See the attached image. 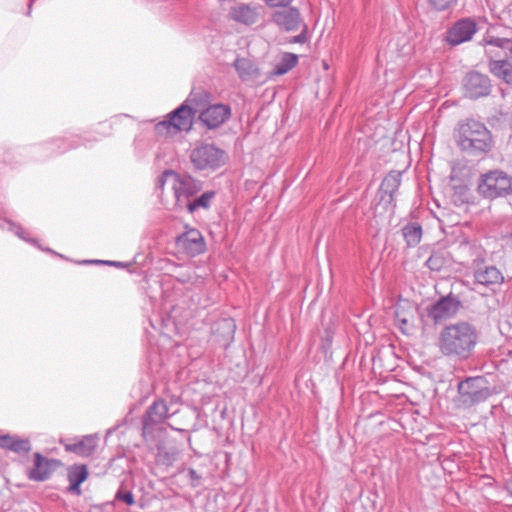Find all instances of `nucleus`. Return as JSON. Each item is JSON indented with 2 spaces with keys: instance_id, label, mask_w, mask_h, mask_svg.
I'll use <instances>...</instances> for the list:
<instances>
[{
  "instance_id": "1",
  "label": "nucleus",
  "mask_w": 512,
  "mask_h": 512,
  "mask_svg": "<svg viewBox=\"0 0 512 512\" xmlns=\"http://www.w3.org/2000/svg\"><path fill=\"white\" fill-rule=\"evenodd\" d=\"M478 341L476 328L468 322H458L444 327L438 338L442 355L455 360L468 359Z\"/></svg>"
},
{
  "instance_id": "2",
  "label": "nucleus",
  "mask_w": 512,
  "mask_h": 512,
  "mask_svg": "<svg viewBox=\"0 0 512 512\" xmlns=\"http://www.w3.org/2000/svg\"><path fill=\"white\" fill-rule=\"evenodd\" d=\"M458 147L472 155L487 153L492 147V136L487 127L474 119L458 123L454 131Z\"/></svg>"
},
{
  "instance_id": "3",
  "label": "nucleus",
  "mask_w": 512,
  "mask_h": 512,
  "mask_svg": "<svg viewBox=\"0 0 512 512\" xmlns=\"http://www.w3.org/2000/svg\"><path fill=\"white\" fill-rule=\"evenodd\" d=\"M458 405L470 408L486 401L492 395L489 381L484 376L467 377L457 385Z\"/></svg>"
},
{
  "instance_id": "4",
  "label": "nucleus",
  "mask_w": 512,
  "mask_h": 512,
  "mask_svg": "<svg viewBox=\"0 0 512 512\" xmlns=\"http://www.w3.org/2000/svg\"><path fill=\"white\" fill-rule=\"evenodd\" d=\"M197 111L182 104L167 115V119L155 125V132L159 136L175 135L182 131H189L193 124V118Z\"/></svg>"
},
{
  "instance_id": "5",
  "label": "nucleus",
  "mask_w": 512,
  "mask_h": 512,
  "mask_svg": "<svg viewBox=\"0 0 512 512\" xmlns=\"http://www.w3.org/2000/svg\"><path fill=\"white\" fill-rule=\"evenodd\" d=\"M190 160L198 170L216 169L225 163V152L212 144H201L191 151Z\"/></svg>"
},
{
  "instance_id": "6",
  "label": "nucleus",
  "mask_w": 512,
  "mask_h": 512,
  "mask_svg": "<svg viewBox=\"0 0 512 512\" xmlns=\"http://www.w3.org/2000/svg\"><path fill=\"white\" fill-rule=\"evenodd\" d=\"M479 192L487 198H495L512 192V177L502 171H491L482 177Z\"/></svg>"
},
{
  "instance_id": "7",
  "label": "nucleus",
  "mask_w": 512,
  "mask_h": 512,
  "mask_svg": "<svg viewBox=\"0 0 512 512\" xmlns=\"http://www.w3.org/2000/svg\"><path fill=\"white\" fill-rule=\"evenodd\" d=\"M176 246L182 253L194 257L203 253L206 243L198 229L189 228L176 238Z\"/></svg>"
},
{
  "instance_id": "8",
  "label": "nucleus",
  "mask_w": 512,
  "mask_h": 512,
  "mask_svg": "<svg viewBox=\"0 0 512 512\" xmlns=\"http://www.w3.org/2000/svg\"><path fill=\"white\" fill-rule=\"evenodd\" d=\"M478 27L475 20L463 18L456 21L446 32L445 40L448 44L456 46L470 41L477 32Z\"/></svg>"
},
{
  "instance_id": "9",
  "label": "nucleus",
  "mask_w": 512,
  "mask_h": 512,
  "mask_svg": "<svg viewBox=\"0 0 512 512\" xmlns=\"http://www.w3.org/2000/svg\"><path fill=\"white\" fill-rule=\"evenodd\" d=\"M202 189V183L192 178L190 175H180L176 173L174 183L175 205L182 207L188 202V199Z\"/></svg>"
},
{
  "instance_id": "10",
  "label": "nucleus",
  "mask_w": 512,
  "mask_h": 512,
  "mask_svg": "<svg viewBox=\"0 0 512 512\" xmlns=\"http://www.w3.org/2000/svg\"><path fill=\"white\" fill-rule=\"evenodd\" d=\"M401 176V172L391 171L384 177L381 182L379 188V205H383L385 209H391L393 211L395 207L394 194L400 187Z\"/></svg>"
},
{
  "instance_id": "11",
  "label": "nucleus",
  "mask_w": 512,
  "mask_h": 512,
  "mask_svg": "<svg viewBox=\"0 0 512 512\" xmlns=\"http://www.w3.org/2000/svg\"><path fill=\"white\" fill-rule=\"evenodd\" d=\"M168 416L169 409L166 402L162 399L155 400L143 415V434L153 431L154 426L163 423Z\"/></svg>"
},
{
  "instance_id": "12",
  "label": "nucleus",
  "mask_w": 512,
  "mask_h": 512,
  "mask_svg": "<svg viewBox=\"0 0 512 512\" xmlns=\"http://www.w3.org/2000/svg\"><path fill=\"white\" fill-rule=\"evenodd\" d=\"M464 89L466 96L477 99L490 93V80L486 75L479 72H470L464 79Z\"/></svg>"
},
{
  "instance_id": "13",
  "label": "nucleus",
  "mask_w": 512,
  "mask_h": 512,
  "mask_svg": "<svg viewBox=\"0 0 512 512\" xmlns=\"http://www.w3.org/2000/svg\"><path fill=\"white\" fill-rule=\"evenodd\" d=\"M272 21L282 30L296 31L303 24L301 14L295 7H286L272 14Z\"/></svg>"
},
{
  "instance_id": "14",
  "label": "nucleus",
  "mask_w": 512,
  "mask_h": 512,
  "mask_svg": "<svg viewBox=\"0 0 512 512\" xmlns=\"http://www.w3.org/2000/svg\"><path fill=\"white\" fill-rule=\"evenodd\" d=\"M231 116V108L225 104H213L200 112L199 119L208 128H217Z\"/></svg>"
},
{
  "instance_id": "15",
  "label": "nucleus",
  "mask_w": 512,
  "mask_h": 512,
  "mask_svg": "<svg viewBox=\"0 0 512 512\" xmlns=\"http://www.w3.org/2000/svg\"><path fill=\"white\" fill-rule=\"evenodd\" d=\"M33 458L34 464L27 472L28 478L38 482L49 479L58 461L44 457L39 452L34 453Z\"/></svg>"
},
{
  "instance_id": "16",
  "label": "nucleus",
  "mask_w": 512,
  "mask_h": 512,
  "mask_svg": "<svg viewBox=\"0 0 512 512\" xmlns=\"http://www.w3.org/2000/svg\"><path fill=\"white\" fill-rule=\"evenodd\" d=\"M459 308V301L454 297H443L438 300L428 312L430 318L439 321L453 316Z\"/></svg>"
},
{
  "instance_id": "17",
  "label": "nucleus",
  "mask_w": 512,
  "mask_h": 512,
  "mask_svg": "<svg viewBox=\"0 0 512 512\" xmlns=\"http://www.w3.org/2000/svg\"><path fill=\"white\" fill-rule=\"evenodd\" d=\"M474 278L476 283L486 287L501 285L504 281L503 274L495 266H485L475 270Z\"/></svg>"
},
{
  "instance_id": "18",
  "label": "nucleus",
  "mask_w": 512,
  "mask_h": 512,
  "mask_svg": "<svg viewBox=\"0 0 512 512\" xmlns=\"http://www.w3.org/2000/svg\"><path fill=\"white\" fill-rule=\"evenodd\" d=\"M229 15L234 21L245 25H252L256 23L258 19L256 8L244 3L233 6Z\"/></svg>"
},
{
  "instance_id": "19",
  "label": "nucleus",
  "mask_w": 512,
  "mask_h": 512,
  "mask_svg": "<svg viewBox=\"0 0 512 512\" xmlns=\"http://www.w3.org/2000/svg\"><path fill=\"white\" fill-rule=\"evenodd\" d=\"M97 447V438L92 435H86L74 443L65 444V450L75 453L81 457H88Z\"/></svg>"
},
{
  "instance_id": "20",
  "label": "nucleus",
  "mask_w": 512,
  "mask_h": 512,
  "mask_svg": "<svg viewBox=\"0 0 512 512\" xmlns=\"http://www.w3.org/2000/svg\"><path fill=\"white\" fill-rule=\"evenodd\" d=\"M0 448L10 450L18 454H26L31 450V443L27 438H20L16 435L6 434L0 435Z\"/></svg>"
},
{
  "instance_id": "21",
  "label": "nucleus",
  "mask_w": 512,
  "mask_h": 512,
  "mask_svg": "<svg viewBox=\"0 0 512 512\" xmlns=\"http://www.w3.org/2000/svg\"><path fill=\"white\" fill-rule=\"evenodd\" d=\"M68 480H69V488L68 490L76 495L81 494L80 485L83 483L88 477V469L85 465H74L68 469Z\"/></svg>"
},
{
  "instance_id": "22",
  "label": "nucleus",
  "mask_w": 512,
  "mask_h": 512,
  "mask_svg": "<svg viewBox=\"0 0 512 512\" xmlns=\"http://www.w3.org/2000/svg\"><path fill=\"white\" fill-rule=\"evenodd\" d=\"M234 67L243 81L255 80L259 76V70L256 65L249 59L237 58Z\"/></svg>"
},
{
  "instance_id": "23",
  "label": "nucleus",
  "mask_w": 512,
  "mask_h": 512,
  "mask_svg": "<svg viewBox=\"0 0 512 512\" xmlns=\"http://www.w3.org/2000/svg\"><path fill=\"white\" fill-rule=\"evenodd\" d=\"M489 69L492 74L501 78L506 83H512V64L506 60H491Z\"/></svg>"
},
{
  "instance_id": "24",
  "label": "nucleus",
  "mask_w": 512,
  "mask_h": 512,
  "mask_svg": "<svg viewBox=\"0 0 512 512\" xmlns=\"http://www.w3.org/2000/svg\"><path fill=\"white\" fill-rule=\"evenodd\" d=\"M412 313L405 310V306L399 304L395 310V322L403 334H410L413 329Z\"/></svg>"
},
{
  "instance_id": "25",
  "label": "nucleus",
  "mask_w": 512,
  "mask_h": 512,
  "mask_svg": "<svg viewBox=\"0 0 512 512\" xmlns=\"http://www.w3.org/2000/svg\"><path fill=\"white\" fill-rule=\"evenodd\" d=\"M422 233L421 225L416 222L409 223L402 228V235L409 247H415L420 243Z\"/></svg>"
},
{
  "instance_id": "26",
  "label": "nucleus",
  "mask_w": 512,
  "mask_h": 512,
  "mask_svg": "<svg viewBox=\"0 0 512 512\" xmlns=\"http://www.w3.org/2000/svg\"><path fill=\"white\" fill-rule=\"evenodd\" d=\"M298 63V56L294 53L285 52L281 55L279 62L275 65L273 75L281 76L288 73Z\"/></svg>"
},
{
  "instance_id": "27",
  "label": "nucleus",
  "mask_w": 512,
  "mask_h": 512,
  "mask_svg": "<svg viewBox=\"0 0 512 512\" xmlns=\"http://www.w3.org/2000/svg\"><path fill=\"white\" fill-rule=\"evenodd\" d=\"M215 197L214 191H206L193 201H188L186 203V207L190 213H193L194 211L202 208V209H208L211 205V202L213 198Z\"/></svg>"
},
{
  "instance_id": "28",
  "label": "nucleus",
  "mask_w": 512,
  "mask_h": 512,
  "mask_svg": "<svg viewBox=\"0 0 512 512\" xmlns=\"http://www.w3.org/2000/svg\"><path fill=\"white\" fill-rule=\"evenodd\" d=\"M426 265L432 271H440L446 265V259L441 252H433L427 259Z\"/></svg>"
},
{
  "instance_id": "29",
  "label": "nucleus",
  "mask_w": 512,
  "mask_h": 512,
  "mask_svg": "<svg viewBox=\"0 0 512 512\" xmlns=\"http://www.w3.org/2000/svg\"><path fill=\"white\" fill-rule=\"evenodd\" d=\"M176 181V172L172 170H165L158 178L156 182V189L163 190L166 183H170L172 190L174 191V183Z\"/></svg>"
},
{
  "instance_id": "30",
  "label": "nucleus",
  "mask_w": 512,
  "mask_h": 512,
  "mask_svg": "<svg viewBox=\"0 0 512 512\" xmlns=\"http://www.w3.org/2000/svg\"><path fill=\"white\" fill-rule=\"evenodd\" d=\"M486 52L491 53V47H500L511 49L512 42L506 38H491L486 42Z\"/></svg>"
},
{
  "instance_id": "31",
  "label": "nucleus",
  "mask_w": 512,
  "mask_h": 512,
  "mask_svg": "<svg viewBox=\"0 0 512 512\" xmlns=\"http://www.w3.org/2000/svg\"><path fill=\"white\" fill-rule=\"evenodd\" d=\"M458 0H428L429 5L436 11H446L457 4Z\"/></svg>"
},
{
  "instance_id": "32",
  "label": "nucleus",
  "mask_w": 512,
  "mask_h": 512,
  "mask_svg": "<svg viewBox=\"0 0 512 512\" xmlns=\"http://www.w3.org/2000/svg\"><path fill=\"white\" fill-rule=\"evenodd\" d=\"M217 325L226 332L227 340L233 339L236 325L232 319H222Z\"/></svg>"
},
{
  "instance_id": "33",
  "label": "nucleus",
  "mask_w": 512,
  "mask_h": 512,
  "mask_svg": "<svg viewBox=\"0 0 512 512\" xmlns=\"http://www.w3.org/2000/svg\"><path fill=\"white\" fill-rule=\"evenodd\" d=\"M115 498L119 501L126 503L127 505L134 504V496L131 491L119 489L116 493Z\"/></svg>"
},
{
  "instance_id": "34",
  "label": "nucleus",
  "mask_w": 512,
  "mask_h": 512,
  "mask_svg": "<svg viewBox=\"0 0 512 512\" xmlns=\"http://www.w3.org/2000/svg\"><path fill=\"white\" fill-rule=\"evenodd\" d=\"M301 26H302L301 33L296 36L291 37L288 40V42L290 44H293V43L303 44L307 41V25L305 23H303V24H301Z\"/></svg>"
},
{
  "instance_id": "35",
  "label": "nucleus",
  "mask_w": 512,
  "mask_h": 512,
  "mask_svg": "<svg viewBox=\"0 0 512 512\" xmlns=\"http://www.w3.org/2000/svg\"><path fill=\"white\" fill-rule=\"evenodd\" d=\"M293 0H265V2L271 7H283L286 8Z\"/></svg>"
},
{
  "instance_id": "36",
  "label": "nucleus",
  "mask_w": 512,
  "mask_h": 512,
  "mask_svg": "<svg viewBox=\"0 0 512 512\" xmlns=\"http://www.w3.org/2000/svg\"><path fill=\"white\" fill-rule=\"evenodd\" d=\"M10 226L18 237L26 240V238L24 237V230L20 226H16L14 224H10Z\"/></svg>"
},
{
  "instance_id": "37",
  "label": "nucleus",
  "mask_w": 512,
  "mask_h": 512,
  "mask_svg": "<svg viewBox=\"0 0 512 512\" xmlns=\"http://www.w3.org/2000/svg\"><path fill=\"white\" fill-rule=\"evenodd\" d=\"M188 476L189 478L192 480V481H198L200 479V476L198 475V473L196 472L195 469L193 468H189L188 469Z\"/></svg>"
},
{
  "instance_id": "38",
  "label": "nucleus",
  "mask_w": 512,
  "mask_h": 512,
  "mask_svg": "<svg viewBox=\"0 0 512 512\" xmlns=\"http://www.w3.org/2000/svg\"><path fill=\"white\" fill-rule=\"evenodd\" d=\"M197 96H199L200 98H202V97H206L207 95H206V93H204V92H201V93H199V94H191V95L189 96V98L187 99V101H189V102H196V97H197Z\"/></svg>"
},
{
  "instance_id": "39",
  "label": "nucleus",
  "mask_w": 512,
  "mask_h": 512,
  "mask_svg": "<svg viewBox=\"0 0 512 512\" xmlns=\"http://www.w3.org/2000/svg\"><path fill=\"white\" fill-rule=\"evenodd\" d=\"M505 489L512 496V478L505 482Z\"/></svg>"
},
{
  "instance_id": "40",
  "label": "nucleus",
  "mask_w": 512,
  "mask_h": 512,
  "mask_svg": "<svg viewBox=\"0 0 512 512\" xmlns=\"http://www.w3.org/2000/svg\"><path fill=\"white\" fill-rule=\"evenodd\" d=\"M96 263H103V264H109L114 266H121L122 263L120 262H113V261H95Z\"/></svg>"
},
{
  "instance_id": "41",
  "label": "nucleus",
  "mask_w": 512,
  "mask_h": 512,
  "mask_svg": "<svg viewBox=\"0 0 512 512\" xmlns=\"http://www.w3.org/2000/svg\"><path fill=\"white\" fill-rule=\"evenodd\" d=\"M32 2H33V0H31V2L29 3V10L31 9Z\"/></svg>"
}]
</instances>
